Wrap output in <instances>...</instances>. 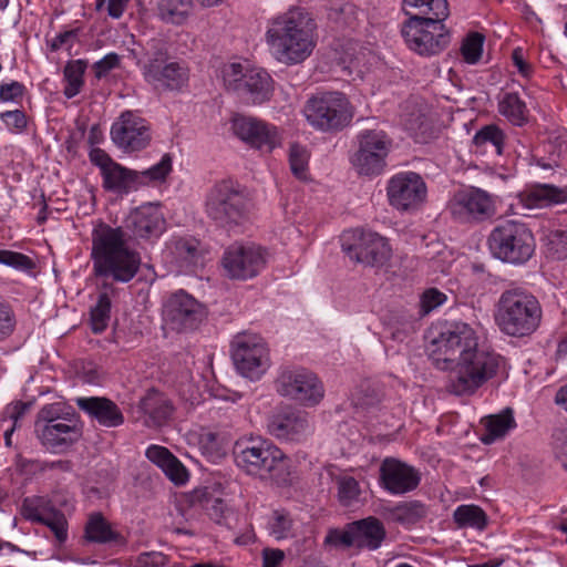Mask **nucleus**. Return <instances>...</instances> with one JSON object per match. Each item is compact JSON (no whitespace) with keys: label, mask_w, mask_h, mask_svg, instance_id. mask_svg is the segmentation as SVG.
Masks as SVG:
<instances>
[{"label":"nucleus","mask_w":567,"mask_h":567,"mask_svg":"<svg viewBox=\"0 0 567 567\" xmlns=\"http://www.w3.org/2000/svg\"><path fill=\"white\" fill-rule=\"evenodd\" d=\"M432 364L447 372L446 391L456 396H472L494 379L504 358L480 343L476 331L467 323L451 324L429 348Z\"/></svg>","instance_id":"f257e3e1"},{"label":"nucleus","mask_w":567,"mask_h":567,"mask_svg":"<svg viewBox=\"0 0 567 567\" xmlns=\"http://www.w3.org/2000/svg\"><path fill=\"white\" fill-rule=\"evenodd\" d=\"M165 229L164 215L153 204L133 209L122 227H112L100 220L92 230L91 258L94 274L116 282L131 281L140 270L141 257L128 246V240L157 239Z\"/></svg>","instance_id":"f03ea898"},{"label":"nucleus","mask_w":567,"mask_h":567,"mask_svg":"<svg viewBox=\"0 0 567 567\" xmlns=\"http://www.w3.org/2000/svg\"><path fill=\"white\" fill-rule=\"evenodd\" d=\"M313 29L311 19L299 9L272 19L266 31L272 56L287 65L303 62L316 47Z\"/></svg>","instance_id":"7ed1b4c3"},{"label":"nucleus","mask_w":567,"mask_h":567,"mask_svg":"<svg viewBox=\"0 0 567 567\" xmlns=\"http://www.w3.org/2000/svg\"><path fill=\"white\" fill-rule=\"evenodd\" d=\"M236 466L245 474L277 485L292 482L291 461L272 442L260 436H243L233 447Z\"/></svg>","instance_id":"20e7f679"},{"label":"nucleus","mask_w":567,"mask_h":567,"mask_svg":"<svg viewBox=\"0 0 567 567\" xmlns=\"http://www.w3.org/2000/svg\"><path fill=\"white\" fill-rule=\"evenodd\" d=\"M494 318L504 334L523 338L533 334L539 328L543 309L532 292L515 287L502 292Z\"/></svg>","instance_id":"39448f33"},{"label":"nucleus","mask_w":567,"mask_h":567,"mask_svg":"<svg viewBox=\"0 0 567 567\" xmlns=\"http://www.w3.org/2000/svg\"><path fill=\"white\" fill-rule=\"evenodd\" d=\"M205 212L216 227L228 233L240 231L248 221L247 199L239 186L229 179L218 182L209 189Z\"/></svg>","instance_id":"423d86ee"},{"label":"nucleus","mask_w":567,"mask_h":567,"mask_svg":"<svg viewBox=\"0 0 567 567\" xmlns=\"http://www.w3.org/2000/svg\"><path fill=\"white\" fill-rule=\"evenodd\" d=\"M302 114L313 130L336 133L351 123L354 107L344 93L329 91L309 97L303 105Z\"/></svg>","instance_id":"0eeeda50"},{"label":"nucleus","mask_w":567,"mask_h":567,"mask_svg":"<svg viewBox=\"0 0 567 567\" xmlns=\"http://www.w3.org/2000/svg\"><path fill=\"white\" fill-rule=\"evenodd\" d=\"M535 238L530 229L520 221L503 220L488 236V247L497 259L519 265L530 259L535 251Z\"/></svg>","instance_id":"6e6552de"},{"label":"nucleus","mask_w":567,"mask_h":567,"mask_svg":"<svg viewBox=\"0 0 567 567\" xmlns=\"http://www.w3.org/2000/svg\"><path fill=\"white\" fill-rule=\"evenodd\" d=\"M392 138L381 130H363L357 135V150L350 162L360 176L375 177L383 173L392 150Z\"/></svg>","instance_id":"1a4fd4ad"},{"label":"nucleus","mask_w":567,"mask_h":567,"mask_svg":"<svg viewBox=\"0 0 567 567\" xmlns=\"http://www.w3.org/2000/svg\"><path fill=\"white\" fill-rule=\"evenodd\" d=\"M441 18L408 19L401 34L412 51L423 56L436 55L450 44V33Z\"/></svg>","instance_id":"9d476101"},{"label":"nucleus","mask_w":567,"mask_h":567,"mask_svg":"<svg viewBox=\"0 0 567 567\" xmlns=\"http://www.w3.org/2000/svg\"><path fill=\"white\" fill-rule=\"evenodd\" d=\"M223 73L226 86L246 103L260 105L270 100L274 91L272 79L265 70L231 63L225 66Z\"/></svg>","instance_id":"9b49d317"},{"label":"nucleus","mask_w":567,"mask_h":567,"mask_svg":"<svg viewBox=\"0 0 567 567\" xmlns=\"http://www.w3.org/2000/svg\"><path fill=\"white\" fill-rule=\"evenodd\" d=\"M231 358L237 372L251 381L259 380L271 365L267 343L252 333H240L234 338Z\"/></svg>","instance_id":"f8f14e48"},{"label":"nucleus","mask_w":567,"mask_h":567,"mask_svg":"<svg viewBox=\"0 0 567 567\" xmlns=\"http://www.w3.org/2000/svg\"><path fill=\"white\" fill-rule=\"evenodd\" d=\"M277 392L303 406L317 405L324 395L322 382L306 368H282L276 380Z\"/></svg>","instance_id":"ddd939ff"},{"label":"nucleus","mask_w":567,"mask_h":567,"mask_svg":"<svg viewBox=\"0 0 567 567\" xmlns=\"http://www.w3.org/2000/svg\"><path fill=\"white\" fill-rule=\"evenodd\" d=\"M342 249L351 260L369 266H383L392 255L384 237L358 229L343 236Z\"/></svg>","instance_id":"4468645a"},{"label":"nucleus","mask_w":567,"mask_h":567,"mask_svg":"<svg viewBox=\"0 0 567 567\" xmlns=\"http://www.w3.org/2000/svg\"><path fill=\"white\" fill-rule=\"evenodd\" d=\"M447 207L452 217L461 223H482L496 214L494 197L477 187L456 192Z\"/></svg>","instance_id":"2eb2a0df"},{"label":"nucleus","mask_w":567,"mask_h":567,"mask_svg":"<svg viewBox=\"0 0 567 567\" xmlns=\"http://www.w3.org/2000/svg\"><path fill=\"white\" fill-rule=\"evenodd\" d=\"M145 81L156 90L179 91L188 82V69L179 62H167V53L157 50L143 66Z\"/></svg>","instance_id":"dca6fc26"},{"label":"nucleus","mask_w":567,"mask_h":567,"mask_svg":"<svg viewBox=\"0 0 567 567\" xmlns=\"http://www.w3.org/2000/svg\"><path fill=\"white\" fill-rule=\"evenodd\" d=\"M427 188L423 178L414 172L393 175L386 186L389 203L398 210L419 208L426 198Z\"/></svg>","instance_id":"f3484780"},{"label":"nucleus","mask_w":567,"mask_h":567,"mask_svg":"<svg viewBox=\"0 0 567 567\" xmlns=\"http://www.w3.org/2000/svg\"><path fill=\"white\" fill-rule=\"evenodd\" d=\"M266 265L265 251L254 244L230 245L224 252L223 266L229 278L247 280L257 276Z\"/></svg>","instance_id":"a211bd4d"},{"label":"nucleus","mask_w":567,"mask_h":567,"mask_svg":"<svg viewBox=\"0 0 567 567\" xmlns=\"http://www.w3.org/2000/svg\"><path fill=\"white\" fill-rule=\"evenodd\" d=\"M204 316L203 306L183 290L173 293L164 302V320L174 330H193L202 322Z\"/></svg>","instance_id":"6ab92c4d"},{"label":"nucleus","mask_w":567,"mask_h":567,"mask_svg":"<svg viewBox=\"0 0 567 567\" xmlns=\"http://www.w3.org/2000/svg\"><path fill=\"white\" fill-rule=\"evenodd\" d=\"M111 137L120 148L128 152L140 151L150 144V125L137 113L125 111L113 123Z\"/></svg>","instance_id":"aec40b11"},{"label":"nucleus","mask_w":567,"mask_h":567,"mask_svg":"<svg viewBox=\"0 0 567 567\" xmlns=\"http://www.w3.org/2000/svg\"><path fill=\"white\" fill-rule=\"evenodd\" d=\"M233 130L243 142L262 152L270 153L281 144L278 128L257 117L236 116Z\"/></svg>","instance_id":"412c9836"},{"label":"nucleus","mask_w":567,"mask_h":567,"mask_svg":"<svg viewBox=\"0 0 567 567\" xmlns=\"http://www.w3.org/2000/svg\"><path fill=\"white\" fill-rule=\"evenodd\" d=\"M421 482L420 472L396 458L388 457L380 466V484L391 495L414 491Z\"/></svg>","instance_id":"4be33fe9"},{"label":"nucleus","mask_w":567,"mask_h":567,"mask_svg":"<svg viewBox=\"0 0 567 567\" xmlns=\"http://www.w3.org/2000/svg\"><path fill=\"white\" fill-rule=\"evenodd\" d=\"M385 528L380 519L370 516L353 522L349 528L340 534L339 540L346 546L378 549L385 538Z\"/></svg>","instance_id":"5701e85b"},{"label":"nucleus","mask_w":567,"mask_h":567,"mask_svg":"<svg viewBox=\"0 0 567 567\" xmlns=\"http://www.w3.org/2000/svg\"><path fill=\"white\" fill-rule=\"evenodd\" d=\"M268 431L278 440L301 441L311 433V424L306 413L286 411L270 419Z\"/></svg>","instance_id":"b1692460"},{"label":"nucleus","mask_w":567,"mask_h":567,"mask_svg":"<svg viewBox=\"0 0 567 567\" xmlns=\"http://www.w3.org/2000/svg\"><path fill=\"white\" fill-rule=\"evenodd\" d=\"M74 401L81 411L101 426L117 427L124 423L122 410L115 402L105 396H81Z\"/></svg>","instance_id":"393cba45"},{"label":"nucleus","mask_w":567,"mask_h":567,"mask_svg":"<svg viewBox=\"0 0 567 567\" xmlns=\"http://www.w3.org/2000/svg\"><path fill=\"white\" fill-rule=\"evenodd\" d=\"M520 204L528 208H547L567 203V186L536 183L519 194Z\"/></svg>","instance_id":"a878e982"},{"label":"nucleus","mask_w":567,"mask_h":567,"mask_svg":"<svg viewBox=\"0 0 567 567\" xmlns=\"http://www.w3.org/2000/svg\"><path fill=\"white\" fill-rule=\"evenodd\" d=\"M41 443L48 449H64L75 443L81 437V429L78 420H64L54 424L42 425L38 429Z\"/></svg>","instance_id":"bb28decb"},{"label":"nucleus","mask_w":567,"mask_h":567,"mask_svg":"<svg viewBox=\"0 0 567 567\" xmlns=\"http://www.w3.org/2000/svg\"><path fill=\"white\" fill-rule=\"evenodd\" d=\"M168 249L177 265L185 271H189L203 262L200 244L195 238H175L169 243Z\"/></svg>","instance_id":"cd10ccee"},{"label":"nucleus","mask_w":567,"mask_h":567,"mask_svg":"<svg viewBox=\"0 0 567 567\" xmlns=\"http://www.w3.org/2000/svg\"><path fill=\"white\" fill-rule=\"evenodd\" d=\"M141 410L148 416L147 424L159 426L164 424L173 414V405L162 393L151 390L141 400Z\"/></svg>","instance_id":"c85d7f7f"},{"label":"nucleus","mask_w":567,"mask_h":567,"mask_svg":"<svg viewBox=\"0 0 567 567\" xmlns=\"http://www.w3.org/2000/svg\"><path fill=\"white\" fill-rule=\"evenodd\" d=\"M102 177L103 187L114 193L127 194L137 188V171L127 169L117 163L106 169Z\"/></svg>","instance_id":"c756f323"},{"label":"nucleus","mask_w":567,"mask_h":567,"mask_svg":"<svg viewBox=\"0 0 567 567\" xmlns=\"http://www.w3.org/2000/svg\"><path fill=\"white\" fill-rule=\"evenodd\" d=\"M427 507L420 501L400 502L388 511L389 518L404 527H412L427 515Z\"/></svg>","instance_id":"7c9ffc66"},{"label":"nucleus","mask_w":567,"mask_h":567,"mask_svg":"<svg viewBox=\"0 0 567 567\" xmlns=\"http://www.w3.org/2000/svg\"><path fill=\"white\" fill-rule=\"evenodd\" d=\"M84 537L90 543L109 544L117 542L120 534L114 530L102 513L95 512L89 515L84 528Z\"/></svg>","instance_id":"2f4dec72"},{"label":"nucleus","mask_w":567,"mask_h":567,"mask_svg":"<svg viewBox=\"0 0 567 567\" xmlns=\"http://www.w3.org/2000/svg\"><path fill=\"white\" fill-rule=\"evenodd\" d=\"M403 11L412 19L416 18H441L449 16L446 0H403Z\"/></svg>","instance_id":"473e14b6"},{"label":"nucleus","mask_w":567,"mask_h":567,"mask_svg":"<svg viewBox=\"0 0 567 567\" xmlns=\"http://www.w3.org/2000/svg\"><path fill=\"white\" fill-rule=\"evenodd\" d=\"M192 11V0H158L156 6L158 18L165 23L176 25L183 24Z\"/></svg>","instance_id":"72a5a7b5"},{"label":"nucleus","mask_w":567,"mask_h":567,"mask_svg":"<svg viewBox=\"0 0 567 567\" xmlns=\"http://www.w3.org/2000/svg\"><path fill=\"white\" fill-rule=\"evenodd\" d=\"M498 112L514 125L520 126L527 121V106L516 92H504L499 96Z\"/></svg>","instance_id":"f704fd0d"},{"label":"nucleus","mask_w":567,"mask_h":567,"mask_svg":"<svg viewBox=\"0 0 567 567\" xmlns=\"http://www.w3.org/2000/svg\"><path fill=\"white\" fill-rule=\"evenodd\" d=\"M515 426L516 422L511 409H506L499 414L491 415L485 421L486 433L482 436V442L491 444L495 440L503 437Z\"/></svg>","instance_id":"c9c22d12"},{"label":"nucleus","mask_w":567,"mask_h":567,"mask_svg":"<svg viewBox=\"0 0 567 567\" xmlns=\"http://www.w3.org/2000/svg\"><path fill=\"white\" fill-rule=\"evenodd\" d=\"M87 62L84 60H71L63 70V80L65 82L63 94L68 99L76 96L84 85V73Z\"/></svg>","instance_id":"e433bc0d"},{"label":"nucleus","mask_w":567,"mask_h":567,"mask_svg":"<svg viewBox=\"0 0 567 567\" xmlns=\"http://www.w3.org/2000/svg\"><path fill=\"white\" fill-rule=\"evenodd\" d=\"M332 481L337 485V498L342 506H351L359 501L361 488L360 484L349 473H331Z\"/></svg>","instance_id":"4c0bfd02"},{"label":"nucleus","mask_w":567,"mask_h":567,"mask_svg":"<svg viewBox=\"0 0 567 567\" xmlns=\"http://www.w3.org/2000/svg\"><path fill=\"white\" fill-rule=\"evenodd\" d=\"M455 524L460 528H475L482 530L487 525V515L477 505L465 504L460 505L453 513Z\"/></svg>","instance_id":"58836bf2"},{"label":"nucleus","mask_w":567,"mask_h":567,"mask_svg":"<svg viewBox=\"0 0 567 567\" xmlns=\"http://www.w3.org/2000/svg\"><path fill=\"white\" fill-rule=\"evenodd\" d=\"M267 529L276 540H282L295 536L296 523L289 512L276 509L268 518Z\"/></svg>","instance_id":"ea45409f"},{"label":"nucleus","mask_w":567,"mask_h":567,"mask_svg":"<svg viewBox=\"0 0 567 567\" xmlns=\"http://www.w3.org/2000/svg\"><path fill=\"white\" fill-rule=\"evenodd\" d=\"M505 142L504 132L496 125H486L482 127L473 137V143L483 152L492 151L497 155L503 154Z\"/></svg>","instance_id":"a19ab883"},{"label":"nucleus","mask_w":567,"mask_h":567,"mask_svg":"<svg viewBox=\"0 0 567 567\" xmlns=\"http://www.w3.org/2000/svg\"><path fill=\"white\" fill-rule=\"evenodd\" d=\"M111 298L107 292H100L97 301L90 312L91 328L94 333L103 332L110 321Z\"/></svg>","instance_id":"79ce46f5"},{"label":"nucleus","mask_w":567,"mask_h":567,"mask_svg":"<svg viewBox=\"0 0 567 567\" xmlns=\"http://www.w3.org/2000/svg\"><path fill=\"white\" fill-rule=\"evenodd\" d=\"M72 416H75V413L61 402L45 404L38 413L37 427L39 429L42 425L54 424L64 420L72 421Z\"/></svg>","instance_id":"37998d69"},{"label":"nucleus","mask_w":567,"mask_h":567,"mask_svg":"<svg viewBox=\"0 0 567 567\" xmlns=\"http://www.w3.org/2000/svg\"><path fill=\"white\" fill-rule=\"evenodd\" d=\"M171 171L172 158L169 155L165 154L157 164L153 165L148 169L142 172L137 171V187L153 183H161L166 178Z\"/></svg>","instance_id":"c03bdc74"},{"label":"nucleus","mask_w":567,"mask_h":567,"mask_svg":"<svg viewBox=\"0 0 567 567\" xmlns=\"http://www.w3.org/2000/svg\"><path fill=\"white\" fill-rule=\"evenodd\" d=\"M51 529L56 542L63 544L68 539V520L65 515L53 508L49 511V514L40 523Z\"/></svg>","instance_id":"a18cd8bd"},{"label":"nucleus","mask_w":567,"mask_h":567,"mask_svg":"<svg viewBox=\"0 0 567 567\" xmlns=\"http://www.w3.org/2000/svg\"><path fill=\"white\" fill-rule=\"evenodd\" d=\"M484 35L477 32L470 33L462 43L461 53L464 61L468 64H475L482 56Z\"/></svg>","instance_id":"49530a36"},{"label":"nucleus","mask_w":567,"mask_h":567,"mask_svg":"<svg viewBox=\"0 0 567 567\" xmlns=\"http://www.w3.org/2000/svg\"><path fill=\"white\" fill-rule=\"evenodd\" d=\"M309 154L307 150L298 144L290 147L289 163L292 174L299 179L307 178Z\"/></svg>","instance_id":"de8ad7c7"},{"label":"nucleus","mask_w":567,"mask_h":567,"mask_svg":"<svg viewBox=\"0 0 567 567\" xmlns=\"http://www.w3.org/2000/svg\"><path fill=\"white\" fill-rule=\"evenodd\" d=\"M52 507L40 498H25L21 506L22 516L32 523H41Z\"/></svg>","instance_id":"09e8293b"},{"label":"nucleus","mask_w":567,"mask_h":567,"mask_svg":"<svg viewBox=\"0 0 567 567\" xmlns=\"http://www.w3.org/2000/svg\"><path fill=\"white\" fill-rule=\"evenodd\" d=\"M0 264L17 270H30L34 266L31 258L27 255L4 249H0Z\"/></svg>","instance_id":"8fccbe9b"},{"label":"nucleus","mask_w":567,"mask_h":567,"mask_svg":"<svg viewBox=\"0 0 567 567\" xmlns=\"http://www.w3.org/2000/svg\"><path fill=\"white\" fill-rule=\"evenodd\" d=\"M446 301V296L436 288L425 290L420 299V313L429 315L435 308L442 306Z\"/></svg>","instance_id":"3c124183"},{"label":"nucleus","mask_w":567,"mask_h":567,"mask_svg":"<svg viewBox=\"0 0 567 567\" xmlns=\"http://www.w3.org/2000/svg\"><path fill=\"white\" fill-rule=\"evenodd\" d=\"M145 456L163 471L175 455L168 449L153 444L146 449Z\"/></svg>","instance_id":"603ef678"},{"label":"nucleus","mask_w":567,"mask_h":567,"mask_svg":"<svg viewBox=\"0 0 567 567\" xmlns=\"http://www.w3.org/2000/svg\"><path fill=\"white\" fill-rule=\"evenodd\" d=\"M163 472L175 485H184L188 481V472L176 456L173 457Z\"/></svg>","instance_id":"864d4df0"},{"label":"nucleus","mask_w":567,"mask_h":567,"mask_svg":"<svg viewBox=\"0 0 567 567\" xmlns=\"http://www.w3.org/2000/svg\"><path fill=\"white\" fill-rule=\"evenodd\" d=\"M0 118L12 132H22L27 127L25 114L20 110L3 112Z\"/></svg>","instance_id":"5fc2aeb1"},{"label":"nucleus","mask_w":567,"mask_h":567,"mask_svg":"<svg viewBox=\"0 0 567 567\" xmlns=\"http://www.w3.org/2000/svg\"><path fill=\"white\" fill-rule=\"evenodd\" d=\"M78 29L68 30L56 34L51 41H48L50 50L55 52L62 48L71 49L78 37Z\"/></svg>","instance_id":"6e6d98bb"},{"label":"nucleus","mask_w":567,"mask_h":567,"mask_svg":"<svg viewBox=\"0 0 567 567\" xmlns=\"http://www.w3.org/2000/svg\"><path fill=\"white\" fill-rule=\"evenodd\" d=\"M24 93V85L18 81L2 83L0 85V100L3 102H12L21 99Z\"/></svg>","instance_id":"4d7b16f0"},{"label":"nucleus","mask_w":567,"mask_h":567,"mask_svg":"<svg viewBox=\"0 0 567 567\" xmlns=\"http://www.w3.org/2000/svg\"><path fill=\"white\" fill-rule=\"evenodd\" d=\"M120 63L118 55L116 53H109L101 60L93 64L94 74L97 79L105 76L111 70L116 68Z\"/></svg>","instance_id":"13d9d810"},{"label":"nucleus","mask_w":567,"mask_h":567,"mask_svg":"<svg viewBox=\"0 0 567 567\" xmlns=\"http://www.w3.org/2000/svg\"><path fill=\"white\" fill-rule=\"evenodd\" d=\"M14 316L10 308L0 303V340L9 337L14 329Z\"/></svg>","instance_id":"bf43d9fd"},{"label":"nucleus","mask_w":567,"mask_h":567,"mask_svg":"<svg viewBox=\"0 0 567 567\" xmlns=\"http://www.w3.org/2000/svg\"><path fill=\"white\" fill-rule=\"evenodd\" d=\"M555 455L561 466L567 470V429L555 433Z\"/></svg>","instance_id":"052dcab7"},{"label":"nucleus","mask_w":567,"mask_h":567,"mask_svg":"<svg viewBox=\"0 0 567 567\" xmlns=\"http://www.w3.org/2000/svg\"><path fill=\"white\" fill-rule=\"evenodd\" d=\"M262 567H281L286 558V554L279 548H265L261 553Z\"/></svg>","instance_id":"680f3d73"},{"label":"nucleus","mask_w":567,"mask_h":567,"mask_svg":"<svg viewBox=\"0 0 567 567\" xmlns=\"http://www.w3.org/2000/svg\"><path fill=\"white\" fill-rule=\"evenodd\" d=\"M137 563L141 567H163L167 563V557L159 551L142 553Z\"/></svg>","instance_id":"e2e57ef3"},{"label":"nucleus","mask_w":567,"mask_h":567,"mask_svg":"<svg viewBox=\"0 0 567 567\" xmlns=\"http://www.w3.org/2000/svg\"><path fill=\"white\" fill-rule=\"evenodd\" d=\"M90 159L94 165L100 167L101 175L115 164L109 154L101 148H93L90 153Z\"/></svg>","instance_id":"0e129e2a"},{"label":"nucleus","mask_w":567,"mask_h":567,"mask_svg":"<svg viewBox=\"0 0 567 567\" xmlns=\"http://www.w3.org/2000/svg\"><path fill=\"white\" fill-rule=\"evenodd\" d=\"M512 60L520 75H523L524 78H528L532 75L533 68L528 62L525 61L523 49H515L512 53Z\"/></svg>","instance_id":"69168bd1"},{"label":"nucleus","mask_w":567,"mask_h":567,"mask_svg":"<svg viewBox=\"0 0 567 567\" xmlns=\"http://www.w3.org/2000/svg\"><path fill=\"white\" fill-rule=\"evenodd\" d=\"M128 1L130 0H109L106 8L109 16L113 19H120L123 16Z\"/></svg>","instance_id":"338daca9"},{"label":"nucleus","mask_w":567,"mask_h":567,"mask_svg":"<svg viewBox=\"0 0 567 567\" xmlns=\"http://www.w3.org/2000/svg\"><path fill=\"white\" fill-rule=\"evenodd\" d=\"M28 405L23 402H16L6 409V414L13 421V425L17 426L20 417L25 413Z\"/></svg>","instance_id":"774afa93"}]
</instances>
